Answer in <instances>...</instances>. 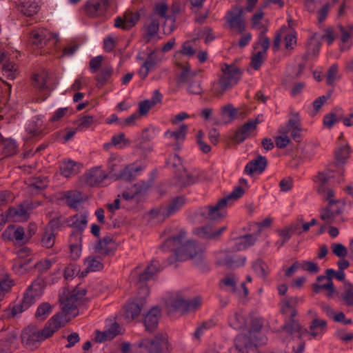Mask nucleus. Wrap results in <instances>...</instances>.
I'll return each instance as SVG.
<instances>
[{
	"mask_svg": "<svg viewBox=\"0 0 353 353\" xmlns=\"http://www.w3.org/2000/svg\"><path fill=\"white\" fill-rule=\"evenodd\" d=\"M289 229L290 228L288 225L283 228V229L278 230V234L279 236L282 239V241L280 243H276V245H279V248L283 246L285 243H286L290 239L292 234L291 233V231Z\"/></svg>",
	"mask_w": 353,
	"mask_h": 353,
	"instance_id": "63",
	"label": "nucleus"
},
{
	"mask_svg": "<svg viewBox=\"0 0 353 353\" xmlns=\"http://www.w3.org/2000/svg\"><path fill=\"white\" fill-rule=\"evenodd\" d=\"M41 290V284L39 282L34 281L28 288L21 301L14 305L12 310L13 316L28 310L36 301V297L39 295Z\"/></svg>",
	"mask_w": 353,
	"mask_h": 353,
	"instance_id": "9",
	"label": "nucleus"
},
{
	"mask_svg": "<svg viewBox=\"0 0 353 353\" xmlns=\"http://www.w3.org/2000/svg\"><path fill=\"white\" fill-rule=\"evenodd\" d=\"M256 238L253 234H247L238 239L239 249H245L254 244Z\"/></svg>",
	"mask_w": 353,
	"mask_h": 353,
	"instance_id": "56",
	"label": "nucleus"
},
{
	"mask_svg": "<svg viewBox=\"0 0 353 353\" xmlns=\"http://www.w3.org/2000/svg\"><path fill=\"white\" fill-rule=\"evenodd\" d=\"M52 312V306L48 303H41L35 313V317L39 320L43 321Z\"/></svg>",
	"mask_w": 353,
	"mask_h": 353,
	"instance_id": "51",
	"label": "nucleus"
},
{
	"mask_svg": "<svg viewBox=\"0 0 353 353\" xmlns=\"http://www.w3.org/2000/svg\"><path fill=\"white\" fill-rule=\"evenodd\" d=\"M315 154V145L308 143L301 149V156L303 159H311Z\"/></svg>",
	"mask_w": 353,
	"mask_h": 353,
	"instance_id": "61",
	"label": "nucleus"
},
{
	"mask_svg": "<svg viewBox=\"0 0 353 353\" xmlns=\"http://www.w3.org/2000/svg\"><path fill=\"white\" fill-rule=\"evenodd\" d=\"M1 144L3 145L2 153L5 157H10L17 153L18 145L14 140L3 138Z\"/></svg>",
	"mask_w": 353,
	"mask_h": 353,
	"instance_id": "41",
	"label": "nucleus"
},
{
	"mask_svg": "<svg viewBox=\"0 0 353 353\" xmlns=\"http://www.w3.org/2000/svg\"><path fill=\"white\" fill-rule=\"evenodd\" d=\"M55 262L54 259H42L34 265V268L39 274H44L51 268Z\"/></svg>",
	"mask_w": 353,
	"mask_h": 353,
	"instance_id": "47",
	"label": "nucleus"
},
{
	"mask_svg": "<svg viewBox=\"0 0 353 353\" xmlns=\"http://www.w3.org/2000/svg\"><path fill=\"white\" fill-rule=\"evenodd\" d=\"M230 205L223 198L218 200L214 204L201 208V214L212 221H219L225 217L226 208Z\"/></svg>",
	"mask_w": 353,
	"mask_h": 353,
	"instance_id": "12",
	"label": "nucleus"
},
{
	"mask_svg": "<svg viewBox=\"0 0 353 353\" xmlns=\"http://www.w3.org/2000/svg\"><path fill=\"white\" fill-rule=\"evenodd\" d=\"M201 299L199 296L186 300L182 296L176 294L168 299L167 304L174 311L188 312L197 310L201 305Z\"/></svg>",
	"mask_w": 353,
	"mask_h": 353,
	"instance_id": "10",
	"label": "nucleus"
},
{
	"mask_svg": "<svg viewBox=\"0 0 353 353\" xmlns=\"http://www.w3.org/2000/svg\"><path fill=\"white\" fill-rule=\"evenodd\" d=\"M340 299L345 306L353 307V285L350 283L344 285V289L340 294Z\"/></svg>",
	"mask_w": 353,
	"mask_h": 353,
	"instance_id": "39",
	"label": "nucleus"
},
{
	"mask_svg": "<svg viewBox=\"0 0 353 353\" xmlns=\"http://www.w3.org/2000/svg\"><path fill=\"white\" fill-rule=\"evenodd\" d=\"M42 125L43 121L39 118H35L29 123L26 131L31 137H37L41 133Z\"/></svg>",
	"mask_w": 353,
	"mask_h": 353,
	"instance_id": "48",
	"label": "nucleus"
},
{
	"mask_svg": "<svg viewBox=\"0 0 353 353\" xmlns=\"http://www.w3.org/2000/svg\"><path fill=\"white\" fill-rule=\"evenodd\" d=\"M350 148L348 145H344L339 148L335 152L336 160L339 163H343L349 157Z\"/></svg>",
	"mask_w": 353,
	"mask_h": 353,
	"instance_id": "60",
	"label": "nucleus"
},
{
	"mask_svg": "<svg viewBox=\"0 0 353 353\" xmlns=\"http://www.w3.org/2000/svg\"><path fill=\"white\" fill-rule=\"evenodd\" d=\"M110 6L108 0H88L84 6V10L90 17H98L105 14Z\"/></svg>",
	"mask_w": 353,
	"mask_h": 353,
	"instance_id": "15",
	"label": "nucleus"
},
{
	"mask_svg": "<svg viewBox=\"0 0 353 353\" xmlns=\"http://www.w3.org/2000/svg\"><path fill=\"white\" fill-rule=\"evenodd\" d=\"M201 178V172L199 170H194L188 172L185 169L178 176L179 183L181 185H190L199 181Z\"/></svg>",
	"mask_w": 353,
	"mask_h": 353,
	"instance_id": "28",
	"label": "nucleus"
},
{
	"mask_svg": "<svg viewBox=\"0 0 353 353\" xmlns=\"http://www.w3.org/2000/svg\"><path fill=\"white\" fill-rule=\"evenodd\" d=\"M117 249V243L110 236H105L100 239L94 245V250L103 255H110L114 252Z\"/></svg>",
	"mask_w": 353,
	"mask_h": 353,
	"instance_id": "21",
	"label": "nucleus"
},
{
	"mask_svg": "<svg viewBox=\"0 0 353 353\" xmlns=\"http://www.w3.org/2000/svg\"><path fill=\"white\" fill-rule=\"evenodd\" d=\"M86 270L81 272V276H85L89 272L100 271L103 268L101 261L96 256H90L85 259Z\"/></svg>",
	"mask_w": 353,
	"mask_h": 353,
	"instance_id": "31",
	"label": "nucleus"
},
{
	"mask_svg": "<svg viewBox=\"0 0 353 353\" xmlns=\"http://www.w3.org/2000/svg\"><path fill=\"white\" fill-rule=\"evenodd\" d=\"M164 266L161 265L159 261L152 259L146 266L144 271L139 274V281L145 283L151 279L154 275L158 274L163 269Z\"/></svg>",
	"mask_w": 353,
	"mask_h": 353,
	"instance_id": "24",
	"label": "nucleus"
},
{
	"mask_svg": "<svg viewBox=\"0 0 353 353\" xmlns=\"http://www.w3.org/2000/svg\"><path fill=\"white\" fill-rule=\"evenodd\" d=\"M113 72V69L110 66H105L101 69L100 72L96 76L98 88L103 86L110 78Z\"/></svg>",
	"mask_w": 353,
	"mask_h": 353,
	"instance_id": "46",
	"label": "nucleus"
},
{
	"mask_svg": "<svg viewBox=\"0 0 353 353\" xmlns=\"http://www.w3.org/2000/svg\"><path fill=\"white\" fill-rule=\"evenodd\" d=\"M49 75L46 71H41V72L34 75V85L40 90H49L48 85Z\"/></svg>",
	"mask_w": 353,
	"mask_h": 353,
	"instance_id": "42",
	"label": "nucleus"
},
{
	"mask_svg": "<svg viewBox=\"0 0 353 353\" xmlns=\"http://www.w3.org/2000/svg\"><path fill=\"white\" fill-rule=\"evenodd\" d=\"M186 203V198L184 196H178L173 198L169 204L166 205L167 210L170 216L179 211Z\"/></svg>",
	"mask_w": 353,
	"mask_h": 353,
	"instance_id": "40",
	"label": "nucleus"
},
{
	"mask_svg": "<svg viewBox=\"0 0 353 353\" xmlns=\"http://www.w3.org/2000/svg\"><path fill=\"white\" fill-rule=\"evenodd\" d=\"M252 268L256 273L263 278H265L270 272L268 265L260 259L253 263Z\"/></svg>",
	"mask_w": 353,
	"mask_h": 353,
	"instance_id": "55",
	"label": "nucleus"
},
{
	"mask_svg": "<svg viewBox=\"0 0 353 353\" xmlns=\"http://www.w3.org/2000/svg\"><path fill=\"white\" fill-rule=\"evenodd\" d=\"M308 314L312 318L309 329V334L313 338H321L327 330V322L318 317L316 312L309 310Z\"/></svg>",
	"mask_w": 353,
	"mask_h": 353,
	"instance_id": "18",
	"label": "nucleus"
},
{
	"mask_svg": "<svg viewBox=\"0 0 353 353\" xmlns=\"http://www.w3.org/2000/svg\"><path fill=\"white\" fill-rule=\"evenodd\" d=\"M141 312V307L137 303H130L125 305L124 317L127 321H132L137 317Z\"/></svg>",
	"mask_w": 353,
	"mask_h": 353,
	"instance_id": "38",
	"label": "nucleus"
},
{
	"mask_svg": "<svg viewBox=\"0 0 353 353\" xmlns=\"http://www.w3.org/2000/svg\"><path fill=\"white\" fill-rule=\"evenodd\" d=\"M302 299L297 296H291L284 298L281 301V312L285 316V318L295 317L297 315L296 307Z\"/></svg>",
	"mask_w": 353,
	"mask_h": 353,
	"instance_id": "20",
	"label": "nucleus"
},
{
	"mask_svg": "<svg viewBox=\"0 0 353 353\" xmlns=\"http://www.w3.org/2000/svg\"><path fill=\"white\" fill-rule=\"evenodd\" d=\"M106 177V174L102 170L94 168L90 170L87 174L85 182L91 186H95L103 182Z\"/></svg>",
	"mask_w": 353,
	"mask_h": 353,
	"instance_id": "30",
	"label": "nucleus"
},
{
	"mask_svg": "<svg viewBox=\"0 0 353 353\" xmlns=\"http://www.w3.org/2000/svg\"><path fill=\"white\" fill-rule=\"evenodd\" d=\"M186 232L181 230L178 234L169 236L165 239L161 248L164 250L174 252L176 261L192 259L199 265L203 261L204 248L194 241H185Z\"/></svg>",
	"mask_w": 353,
	"mask_h": 353,
	"instance_id": "1",
	"label": "nucleus"
},
{
	"mask_svg": "<svg viewBox=\"0 0 353 353\" xmlns=\"http://www.w3.org/2000/svg\"><path fill=\"white\" fill-rule=\"evenodd\" d=\"M336 179L338 183L345 181L343 170L335 171L334 170L326 168L319 171L313 178L314 182L317 184V193L321 196L328 195L332 196L335 192L332 188L327 186V183L332 179Z\"/></svg>",
	"mask_w": 353,
	"mask_h": 353,
	"instance_id": "7",
	"label": "nucleus"
},
{
	"mask_svg": "<svg viewBox=\"0 0 353 353\" xmlns=\"http://www.w3.org/2000/svg\"><path fill=\"white\" fill-rule=\"evenodd\" d=\"M281 328L289 334L298 333L300 337L307 332V330L303 328L294 317L285 318L284 324Z\"/></svg>",
	"mask_w": 353,
	"mask_h": 353,
	"instance_id": "27",
	"label": "nucleus"
},
{
	"mask_svg": "<svg viewBox=\"0 0 353 353\" xmlns=\"http://www.w3.org/2000/svg\"><path fill=\"white\" fill-rule=\"evenodd\" d=\"M72 223L70 225L77 228L81 232L85 229L88 223V216L86 214H77L71 218Z\"/></svg>",
	"mask_w": 353,
	"mask_h": 353,
	"instance_id": "44",
	"label": "nucleus"
},
{
	"mask_svg": "<svg viewBox=\"0 0 353 353\" xmlns=\"http://www.w3.org/2000/svg\"><path fill=\"white\" fill-rule=\"evenodd\" d=\"M28 41L37 48H43L50 42L52 43V45H55L58 41V35L46 28H38L31 32Z\"/></svg>",
	"mask_w": 353,
	"mask_h": 353,
	"instance_id": "11",
	"label": "nucleus"
},
{
	"mask_svg": "<svg viewBox=\"0 0 353 353\" xmlns=\"http://www.w3.org/2000/svg\"><path fill=\"white\" fill-rule=\"evenodd\" d=\"M265 55L264 52H258L252 57L250 65L254 70H259L263 63Z\"/></svg>",
	"mask_w": 353,
	"mask_h": 353,
	"instance_id": "62",
	"label": "nucleus"
},
{
	"mask_svg": "<svg viewBox=\"0 0 353 353\" xmlns=\"http://www.w3.org/2000/svg\"><path fill=\"white\" fill-rule=\"evenodd\" d=\"M140 19L139 12L126 11L122 17H117L114 19V26L123 30H128L133 28Z\"/></svg>",
	"mask_w": 353,
	"mask_h": 353,
	"instance_id": "19",
	"label": "nucleus"
},
{
	"mask_svg": "<svg viewBox=\"0 0 353 353\" xmlns=\"http://www.w3.org/2000/svg\"><path fill=\"white\" fill-rule=\"evenodd\" d=\"M62 199L65 201L66 204L70 208L77 210L79 205L83 203L86 199L81 192L72 190L64 192L63 193Z\"/></svg>",
	"mask_w": 353,
	"mask_h": 353,
	"instance_id": "23",
	"label": "nucleus"
},
{
	"mask_svg": "<svg viewBox=\"0 0 353 353\" xmlns=\"http://www.w3.org/2000/svg\"><path fill=\"white\" fill-rule=\"evenodd\" d=\"M64 326V321L60 314H54L46 324L43 329L37 331L33 329H26L21 334L23 343L28 348H37L43 341L50 337L56 331Z\"/></svg>",
	"mask_w": 353,
	"mask_h": 353,
	"instance_id": "2",
	"label": "nucleus"
},
{
	"mask_svg": "<svg viewBox=\"0 0 353 353\" xmlns=\"http://www.w3.org/2000/svg\"><path fill=\"white\" fill-rule=\"evenodd\" d=\"M196 76V72L190 71V68L185 66L182 68L181 74L177 79L179 85L188 83L187 91L192 94H201L203 92L201 81L193 80Z\"/></svg>",
	"mask_w": 353,
	"mask_h": 353,
	"instance_id": "13",
	"label": "nucleus"
},
{
	"mask_svg": "<svg viewBox=\"0 0 353 353\" xmlns=\"http://www.w3.org/2000/svg\"><path fill=\"white\" fill-rule=\"evenodd\" d=\"M20 11L28 17L33 16L39 10V6L36 0H24L20 3Z\"/></svg>",
	"mask_w": 353,
	"mask_h": 353,
	"instance_id": "34",
	"label": "nucleus"
},
{
	"mask_svg": "<svg viewBox=\"0 0 353 353\" xmlns=\"http://www.w3.org/2000/svg\"><path fill=\"white\" fill-rule=\"evenodd\" d=\"M142 170L141 167H134L132 165L126 166L120 172L115 175L117 179H121L124 181H130L135 178L137 172Z\"/></svg>",
	"mask_w": 353,
	"mask_h": 353,
	"instance_id": "35",
	"label": "nucleus"
},
{
	"mask_svg": "<svg viewBox=\"0 0 353 353\" xmlns=\"http://www.w3.org/2000/svg\"><path fill=\"white\" fill-rule=\"evenodd\" d=\"M17 336L14 332H9L6 338L0 341V346L6 350V353H10L17 348Z\"/></svg>",
	"mask_w": 353,
	"mask_h": 353,
	"instance_id": "37",
	"label": "nucleus"
},
{
	"mask_svg": "<svg viewBox=\"0 0 353 353\" xmlns=\"http://www.w3.org/2000/svg\"><path fill=\"white\" fill-rule=\"evenodd\" d=\"M95 120L94 117L90 115H85L79 118L77 122L76 130L82 131L89 128L94 123Z\"/></svg>",
	"mask_w": 353,
	"mask_h": 353,
	"instance_id": "52",
	"label": "nucleus"
},
{
	"mask_svg": "<svg viewBox=\"0 0 353 353\" xmlns=\"http://www.w3.org/2000/svg\"><path fill=\"white\" fill-rule=\"evenodd\" d=\"M159 30V21L155 19L153 15L151 16L150 22L146 27V34L148 39L150 40L154 37Z\"/></svg>",
	"mask_w": 353,
	"mask_h": 353,
	"instance_id": "54",
	"label": "nucleus"
},
{
	"mask_svg": "<svg viewBox=\"0 0 353 353\" xmlns=\"http://www.w3.org/2000/svg\"><path fill=\"white\" fill-rule=\"evenodd\" d=\"M86 290L74 289L72 292H68L59 297L61 305L60 314L61 319L64 321V325L72 318L75 317L79 314L78 307L82 302L85 296Z\"/></svg>",
	"mask_w": 353,
	"mask_h": 353,
	"instance_id": "4",
	"label": "nucleus"
},
{
	"mask_svg": "<svg viewBox=\"0 0 353 353\" xmlns=\"http://www.w3.org/2000/svg\"><path fill=\"white\" fill-rule=\"evenodd\" d=\"M236 281L235 277L232 274L225 276L220 281V286L222 285H224L232 292H234L236 291Z\"/></svg>",
	"mask_w": 353,
	"mask_h": 353,
	"instance_id": "57",
	"label": "nucleus"
},
{
	"mask_svg": "<svg viewBox=\"0 0 353 353\" xmlns=\"http://www.w3.org/2000/svg\"><path fill=\"white\" fill-rule=\"evenodd\" d=\"M76 163L68 160L64 161L60 167L61 173L65 177H70L76 172Z\"/></svg>",
	"mask_w": 353,
	"mask_h": 353,
	"instance_id": "53",
	"label": "nucleus"
},
{
	"mask_svg": "<svg viewBox=\"0 0 353 353\" xmlns=\"http://www.w3.org/2000/svg\"><path fill=\"white\" fill-rule=\"evenodd\" d=\"M261 120L258 116L255 119L249 120L235 132L232 139L234 142L240 143L248 138L256 130L258 124Z\"/></svg>",
	"mask_w": 353,
	"mask_h": 353,
	"instance_id": "16",
	"label": "nucleus"
},
{
	"mask_svg": "<svg viewBox=\"0 0 353 353\" xmlns=\"http://www.w3.org/2000/svg\"><path fill=\"white\" fill-rule=\"evenodd\" d=\"M1 237L5 241H15L16 242L19 243L25 238V230L21 226L10 225H8L3 232Z\"/></svg>",
	"mask_w": 353,
	"mask_h": 353,
	"instance_id": "22",
	"label": "nucleus"
},
{
	"mask_svg": "<svg viewBox=\"0 0 353 353\" xmlns=\"http://www.w3.org/2000/svg\"><path fill=\"white\" fill-rule=\"evenodd\" d=\"M188 132V126L185 124H181L178 129L174 131L168 130L165 132V136L169 139H173L176 141H183Z\"/></svg>",
	"mask_w": 353,
	"mask_h": 353,
	"instance_id": "43",
	"label": "nucleus"
},
{
	"mask_svg": "<svg viewBox=\"0 0 353 353\" xmlns=\"http://www.w3.org/2000/svg\"><path fill=\"white\" fill-rule=\"evenodd\" d=\"M321 197L323 200L327 201V204L320 210V219L327 224L345 222L342 216L345 206V201L336 199L335 194L332 196L327 195Z\"/></svg>",
	"mask_w": 353,
	"mask_h": 353,
	"instance_id": "6",
	"label": "nucleus"
},
{
	"mask_svg": "<svg viewBox=\"0 0 353 353\" xmlns=\"http://www.w3.org/2000/svg\"><path fill=\"white\" fill-rule=\"evenodd\" d=\"M243 8L235 6L226 13L225 20L229 28L237 33H243L245 30V23L243 18Z\"/></svg>",
	"mask_w": 353,
	"mask_h": 353,
	"instance_id": "14",
	"label": "nucleus"
},
{
	"mask_svg": "<svg viewBox=\"0 0 353 353\" xmlns=\"http://www.w3.org/2000/svg\"><path fill=\"white\" fill-rule=\"evenodd\" d=\"M322 282L313 283L312 287L313 291L318 294L321 292V290H325L327 291L326 296L327 298H332L336 293V290L334 286L333 282H330L328 281H325L324 283H321Z\"/></svg>",
	"mask_w": 353,
	"mask_h": 353,
	"instance_id": "36",
	"label": "nucleus"
},
{
	"mask_svg": "<svg viewBox=\"0 0 353 353\" xmlns=\"http://www.w3.org/2000/svg\"><path fill=\"white\" fill-rule=\"evenodd\" d=\"M160 314L161 310L157 307H154L150 311H148V312L145 314L143 321L146 331L153 332L155 329H157Z\"/></svg>",
	"mask_w": 353,
	"mask_h": 353,
	"instance_id": "26",
	"label": "nucleus"
},
{
	"mask_svg": "<svg viewBox=\"0 0 353 353\" xmlns=\"http://www.w3.org/2000/svg\"><path fill=\"white\" fill-rule=\"evenodd\" d=\"M339 67L336 63L332 64L327 70L326 82L328 85H332L334 81L339 79L337 77Z\"/></svg>",
	"mask_w": 353,
	"mask_h": 353,
	"instance_id": "58",
	"label": "nucleus"
},
{
	"mask_svg": "<svg viewBox=\"0 0 353 353\" xmlns=\"http://www.w3.org/2000/svg\"><path fill=\"white\" fill-rule=\"evenodd\" d=\"M245 261V258L237 259L236 256H227L225 259V264L230 268H234L243 265Z\"/></svg>",
	"mask_w": 353,
	"mask_h": 353,
	"instance_id": "59",
	"label": "nucleus"
},
{
	"mask_svg": "<svg viewBox=\"0 0 353 353\" xmlns=\"http://www.w3.org/2000/svg\"><path fill=\"white\" fill-rule=\"evenodd\" d=\"M163 58V54L157 50L150 52L139 70L140 77L143 79H145L149 72L153 70L162 61Z\"/></svg>",
	"mask_w": 353,
	"mask_h": 353,
	"instance_id": "17",
	"label": "nucleus"
},
{
	"mask_svg": "<svg viewBox=\"0 0 353 353\" xmlns=\"http://www.w3.org/2000/svg\"><path fill=\"white\" fill-rule=\"evenodd\" d=\"M1 72L3 76L9 80H14L19 74L17 65L10 61L9 58L3 63Z\"/></svg>",
	"mask_w": 353,
	"mask_h": 353,
	"instance_id": "32",
	"label": "nucleus"
},
{
	"mask_svg": "<svg viewBox=\"0 0 353 353\" xmlns=\"http://www.w3.org/2000/svg\"><path fill=\"white\" fill-rule=\"evenodd\" d=\"M261 328V325H259L246 333L238 334L234 339V349H232L230 352L239 351V353H258L256 346L265 343V340L259 339Z\"/></svg>",
	"mask_w": 353,
	"mask_h": 353,
	"instance_id": "5",
	"label": "nucleus"
},
{
	"mask_svg": "<svg viewBox=\"0 0 353 353\" xmlns=\"http://www.w3.org/2000/svg\"><path fill=\"white\" fill-rule=\"evenodd\" d=\"M226 230L225 226L219 229L213 230L209 225L203 226L196 230V234L203 239H217L220 237L222 232Z\"/></svg>",
	"mask_w": 353,
	"mask_h": 353,
	"instance_id": "29",
	"label": "nucleus"
},
{
	"mask_svg": "<svg viewBox=\"0 0 353 353\" xmlns=\"http://www.w3.org/2000/svg\"><path fill=\"white\" fill-rule=\"evenodd\" d=\"M267 164L266 158L259 155L255 159L247 163L244 172L249 175H252L254 173L261 174L265 170Z\"/></svg>",
	"mask_w": 353,
	"mask_h": 353,
	"instance_id": "25",
	"label": "nucleus"
},
{
	"mask_svg": "<svg viewBox=\"0 0 353 353\" xmlns=\"http://www.w3.org/2000/svg\"><path fill=\"white\" fill-rule=\"evenodd\" d=\"M167 209L166 206H159L154 209H152L150 211L149 214L152 219L157 220L158 222H163L170 216Z\"/></svg>",
	"mask_w": 353,
	"mask_h": 353,
	"instance_id": "45",
	"label": "nucleus"
},
{
	"mask_svg": "<svg viewBox=\"0 0 353 353\" xmlns=\"http://www.w3.org/2000/svg\"><path fill=\"white\" fill-rule=\"evenodd\" d=\"M228 322L230 327L235 330H239L245 326V319L242 314L235 312L233 315L229 317Z\"/></svg>",
	"mask_w": 353,
	"mask_h": 353,
	"instance_id": "49",
	"label": "nucleus"
},
{
	"mask_svg": "<svg viewBox=\"0 0 353 353\" xmlns=\"http://www.w3.org/2000/svg\"><path fill=\"white\" fill-rule=\"evenodd\" d=\"M332 252L338 257L343 258L347 254V250L341 243H332L331 245Z\"/></svg>",
	"mask_w": 353,
	"mask_h": 353,
	"instance_id": "64",
	"label": "nucleus"
},
{
	"mask_svg": "<svg viewBox=\"0 0 353 353\" xmlns=\"http://www.w3.org/2000/svg\"><path fill=\"white\" fill-rule=\"evenodd\" d=\"M221 74L212 83V92L215 97H221L227 90L232 89L240 81L242 71L235 64L222 63Z\"/></svg>",
	"mask_w": 353,
	"mask_h": 353,
	"instance_id": "3",
	"label": "nucleus"
},
{
	"mask_svg": "<svg viewBox=\"0 0 353 353\" xmlns=\"http://www.w3.org/2000/svg\"><path fill=\"white\" fill-rule=\"evenodd\" d=\"M55 239V234L52 231H49L48 229H45L41 239V245L43 248H51L54 245Z\"/></svg>",
	"mask_w": 353,
	"mask_h": 353,
	"instance_id": "50",
	"label": "nucleus"
},
{
	"mask_svg": "<svg viewBox=\"0 0 353 353\" xmlns=\"http://www.w3.org/2000/svg\"><path fill=\"white\" fill-rule=\"evenodd\" d=\"M139 347L144 348L148 353H168L170 345L166 334L159 333L153 339H143Z\"/></svg>",
	"mask_w": 353,
	"mask_h": 353,
	"instance_id": "8",
	"label": "nucleus"
},
{
	"mask_svg": "<svg viewBox=\"0 0 353 353\" xmlns=\"http://www.w3.org/2000/svg\"><path fill=\"white\" fill-rule=\"evenodd\" d=\"M341 32V40L342 43L340 46L341 51H345L350 49V43H348L352 35V26H348L343 27L341 25L338 26Z\"/></svg>",
	"mask_w": 353,
	"mask_h": 353,
	"instance_id": "33",
	"label": "nucleus"
}]
</instances>
